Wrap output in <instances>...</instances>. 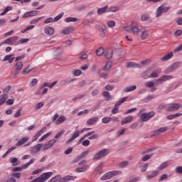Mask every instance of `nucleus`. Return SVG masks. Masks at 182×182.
Masks as SVG:
<instances>
[{"mask_svg":"<svg viewBox=\"0 0 182 182\" xmlns=\"http://www.w3.org/2000/svg\"><path fill=\"white\" fill-rule=\"evenodd\" d=\"M149 15L147 14H143L141 17V20L142 22H146V21H149Z\"/></svg>","mask_w":182,"mask_h":182,"instance_id":"obj_57","label":"nucleus"},{"mask_svg":"<svg viewBox=\"0 0 182 182\" xmlns=\"http://www.w3.org/2000/svg\"><path fill=\"white\" fill-rule=\"evenodd\" d=\"M181 50H182V43L181 45H179L178 46H177L174 50L173 52L176 53L177 52H180Z\"/></svg>","mask_w":182,"mask_h":182,"instance_id":"obj_63","label":"nucleus"},{"mask_svg":"<svg viewBox=\"0 0 182 182\" xmlns=\"http://www.w3.org/2000/svg\"><path fill=\"white\" fill-rule=\"evenodd\" d=\"M79 136H80V131H79V130L75 131L73 136H71V138L70 139H68L66 141V143H72V141H73V140H75V139H77V137H79Z\"/></svg>","mask_w":182,"mask_h":182,"instance_id":"obj_15","label":"nucleus"},{"mask_svg":"<svg viewBox=\"0 0 182 182\" xmlns=\"http://www.w3.org/2000/svg\"><path fill=\"white\" fill-rule=\"evenodd\" d=\"M136 110H137V108H132L130 109H127L124 114H129V113H133V112H136Z\"/></svg>","mask_w":182,"mask_h":182,"instance_id":"obj_62","label":"nucleus"},{"mask_svg":"<svg viewBox=\"0 0 182 182\" xmlns=\"http://www.w3.org/2000/svg\"><path fill=\"white\" fill-rule=\"evenodd\" d=\"M90 151L87 150V151H85L82 153L80 154V155L78 156L79 159H84V157H86V156H87L89 154Z\"/></svg>","mask_w":182,"mask_h":182,"instance_id":"obj_50","label":"nucleus"},{"mask_svg":"<svg viewBox=\"0 0 182 182\" xmlns=\"http://www.w3.org/2000/svg\"><path fill=\"white\" fill-rule=\"evenodd\" d=\"M161 77L162 79V81L164 82H167V80H171V79H173L174 77H173V75H163Z\"/></svg>","mask_w":182,"mask_h":182,"instance_id":"obj_38","label":"nucleus"},{"mask_svg":"<svg viewBox=\"0 0 182 182\" xmlns=\"http://www.w3.org/2000/svg\"><path fill=\"white\" fill-rule=\"evenodd\" d=\"M10 163L13 164V166H18V158H11L10 159Z\"/></svg>","mask_w":182,"mask_h":182,"instance_id":"obj_47","label":"nucleus"},{"mask_svg":"<svg viewBox=\"0 0 182 182\" xmlns=\"http://www.w3.org/2000/svg\"><path fill=\"white\" fill-rule=\"evenodd\" d=\"M16 70H22V68H23V63H22V62L21 61H18L16 63Z\"/></svg>","mask_w":182,"mask_h":182,"instance_id":"obj_39","label":"nucleus"},{"mask_svg":"<svg viewBox=\"0 0 182 182\" xmlns=\"http://www.w3.org/2000/svg\"><path fill=\"white\" fill-rule=\"evenodd\" d=\"M56 143V140L55 139H51L48 141H47L43 148V150L45 151V150H48V149H50V147H53V146H55V144Z\"/></svg>","mask_w":182,"mask_h":182,"instance_id":"obj_10","label":"nucleus"},{"mask_svg":"<svg viewBox=\"0 0 182 182\" xmlns=\"http://www.w3.org/2000/svg\"><path fill=\"white\" fill-rule=\"evenodd\" d=\"M66 121V117L63 115L60 116L58 117V119L55 121V124L59 125V124H62V123H63V122Z\"/></svg>","mask_w":182,"mask_h":182,"instance_id":"obj_29","label":"nucleus"},{"mask_svg":"<svg viewBox=\"0 0 182 182\" xmlns=\"http://www.w3.org/2000/svg\"><path fill=\"white\" fill-rule=\"evenodd\" d=\"M180 66V63L177 62L173 64H172V66H171V72H173V70H176V69H178V67Z\"/></svg>","mask_w":182,"mask_h":182,"instance_id":"obj_41","label":"nucleus"},{"mask_svg":"<svg viewBox=\"0 0 182 182\" xmlns=\"http://www.w3.org/2000/svg\"><path fill=\"white\" fill-rule=\"evenodd\" d=\"M73 151V148L70 147L68 149H67L65 151H64V154H65L66 156H68V154H70V153H72Z\"/></svg>","mask_w":182,"mask_h":182,"instance_id":"obj_61","label":"nucleus"},{"mask_svg":"<svg viewBox=\"0 0 182 182\" xmlns=\"http://www.w3.org/2000/svg\"><path fill=\"white\" fill-rule=\"evenodd\" d=\"M19 75V70H16L11 73L12 79L16 78V75Z\"/></svg>","mask_w":182,"mask_h":182,"instance_id":"obj_55","label":"nucleus"},{"mask_svg":"<svg viewBox=\"0 0 182 182\" xmlns=\"http://www.w3.org/2000/svg\"><path fill=\"white\" fill-rule=\"evenodd\" d=\"M160 73H161V69L155 70L152 71L148 77H149V79H156V77H159V75H160Z\"/></svg>","mask_w":182,"mask_h":182,"instance_id":"obj_14","label":"nucleus"},{"mask_svg":"<svg viewBox=\"0 0 182 182\" xmlns=\"http://www.w3.org/2000/svg\"><path fill=\"white\" fill-rule=\"evenodd\" d=\"M76 180V176H65L63 178H60L58 182H68V181H73Z\"/></svg>","mask_w":182,"mask_h":182,"instance_id":"obj_11","label":"nucleus"},{"mask_svg":"<svg viewBox=\"0 0 182 182\" xmlns=\"http://www.w3.org/2000/svg\"><path fill=\"white\" fill-rule=\"evenodd\" d=\"M28 141H29L28 136L23 137L18 140V141L16 144V146H17V147H19V146H23V144H25V143H28Z\"/></svg>","mask_w":182,"mask_h":182,"instance_id":"obj_16","label":"nucleus"},{"mask_svg":"<svg viewBox=\"0 0 182 182\" xmlns=\"http://www.w3.org/2000/svg\"><path fill=\"white\" fill-rule=\"evenodd\" d=\"M65 22L69 23V22H77V18H73V17H68L65 18Z\"/></svg>","mask_w":182,"mask_h":182,"instance_id":"obj_46","label":"nucleus"},{"mask_svg":"<svg viewBox=\"0 0 182 182\" xmlns=\"http://www.w3.org/2000/svg\"><path fill=\"white\" fill-rule=\"evenodd\" d=\"M139 116L141 122H149L150 119L156 116V112L154 111H151L149 112L141 113V111L139 112Z\"/></svg>","mask_w":182,"mask_h":182,"instance_id":"obj_2","label":"nucleus"},{"mask_svg":"<svg viewBox=\"0 0 182 182\" xmlns=\"http://www.w3.org/2000/svg\"><path fill=\"white\" fill-rule=\"evenodd\" d=\"M159 176V171L155 170L151 172V174L146 176L147 180H151L154 178V177H157Z\"/></svg>","mask_w":182,"mask_h":182,"instance_id":"obj_25","label":"nucleus"},{"mask_svg":"<svg viewBox=\"0 0 182 182\" xmlns=\"http://www.w3.org/2000/svg\"><path fill=\"white\" fill-rule=\"evenodd\" d=\"M151 157H153V154L145 155L142 158V161H147V160H150V159H151Z\"/></svg>","mask_w":182,"mask_h":182,"instance_id":"obj_51","label":"nucleus"},{"mask_svg":"<svg viewBox=\"0 0 182 182\" xmlns=\"http://www.w3.org/2000/svg\"><path fill=\"white\" fill-rule=\"evenodd\" d=\"M131 32L134 33V35H139V32H140V29L136 26H134V23H132Z\"/></svg>","mask_w":182,"mask_h":182,"instance_id":"obj_23","label":"nucleus"},{"mask_svg":"<svg viewBox=\"0 0 182 182\" xmlns=\"http://www.w3.org/2000/svg\"><path fill=\"white\" fill-rule=\"evenodd\" d=\"M181 116H182V113L178 112V113H176V114L168 115L166 117V118H167L168 120H173V119H176V117H180Z\"/></svg>","mask_w":182,"mask_h":182,"instance_id":"obj_28","label":"nucleus"},{"mask_svg":"<svg viewBox=\"0 0 182 182\" xmlns=\"http://www.w3.org/2000/svg\"><path fill=\"white\" fill-rule=\"evenodd\" d=\"M140 32H141V39H143L144 41L146 39H149V30L146 29V27H142L140 29Z\"/></svg>","mask_w":182,"mask_h":182,"instance_id":"obj_7","label":"nucleus"},{"mask_svg":"<svg viewBox=\"0 0 182 182\" xmlns=\"http://www.w3.org/2000/svg\"><path fill=\"white\" fill-rule=\"evenodd\" d=\"M73 75H74V76H80V75H82V70H75L73 71Z\"/></svg>","mask_w":182,"mask_h":182,"instance_id":"obj_60","label":"nucleus"},{"mask_svg":"<svg viewBox=\"0 0 182 182\" xmlns=\"http://www.w3.org/2000/svg\"><path fill=\"white\" fill-rule=\"evenodd\" d=\"M105 53V48L103 47H100L97 50H96V55L97 56H102Z\"/></svg>","mask_w":182,"mask_h":182,"instance_id":"obj_36","label":"nucleus"},{"mask_svg":"<svg viewBox=\"0 0 182 182\" xmlns=\"http://www.w3.org/2000/svg\"><path fill=\"white\" fill-rule=\"evenodd\" d=\"M13 56L14 55H6L3 59V62H6V60H9V63H12V62L15 60V58Z\"/></svg>","mask_w":182,"mask_h":182,"instance_id":"obj_24","label":"nucleus"},{"mask_svg":"<svg viewBox=\"0 0 182 182\" xmlns=\"http://www.w3.org/2000/svg\"><path fill=\"white\" fill-rule=\"evenodd\" d=\"M126 68H137L138 69H140L141 66L134 62H128L126 65Z\"/></svg>","mask_w":182,"mask_h":182,"instance_id":"obj_21","label":"nucleus"},{"mask_svg":"<svg viewBox=\"0 0 182 182\" xmlns=\"http://www.w3.org/2000/svg\"><path fill=\"white\" fill-rule=\"evenodd\" d=\"M6 100H8V95L4 94V95H1V98H0V106H2V105H4V103H5V102H6Z\"/></svg>","mask_w":182,"mask_h":182,"instance_id":"obj_31","label":"nucleus"},{"mask_svg":"<svg viewBox=\"0 0 182 182\" xmlns=\"http://www.w3.org/2000/svg\"><path fill=\"white\" fill-rule=\"evenodd\" d=\"M109 6H105L104 7L97 9L98 15H102V14H106L109 10Z\"/></svg>","mask_w":182,"mask_h":182,"instance_id":"obj_22","label":"nucleus"},{"mask_svg":"<svg viewBox=\"0 0 182 182\" xmlns=\"http://www.w3.org/2000/svg\"><path fill=\"white\" fill-rule=\"evenodd\" d=\"M119 9L120 8H119V6H114L108 8L107 12H117Z\"/></svg>","mask_w":182,"mask_h":182,"instance_id":"obj_37","label":"nucleus"},{"mask_svg":"<svg viewBox=\"0 0 182 182\" xmlns=\"http://www.w3.org/2000/svg\"><path fill=\"white\" fill-rule=\"evenodd\" d=\"M117 174H119V171H112L107 172L101 177V180L102 181L109 180V178H112V177H114V176H117Z\"/></svg>","mask_w":182,"mask_h":182,"instance_id":"obj_6","label":"nucleus"},{"mask_svg":"<svg viewBox=\"0 0 182 182\" xmlns=\"http://www.w3.org/2000/svg\"><path fill=\"white\" fill-rule=\"evenodd\" d=\"M65 134V130H62L60 132H58L55 136V139H60V137H62Z\"/></svg>","mask_w":182,"mask_h":182,"instance_id":"obj_54","label":"nucleus"},{"mask_svg":"<svg viewBox=\"0 0 182 182\" xmlns=\"http://www.w3.org/2000/svg\"><path fill=\"white\" fill-rule=\"evenodd\" d=\"M44 32L45 33H46V35H50V36H52V35L55 33V29L52 27H46L44 29Z\"/></svg>","mask_w":182,"mask_h":182,"instance_id":"obj_19","label":"nucleus"},{"mask_svg":"<svg viewBox=\"0 0 182 182\" xmlns=\"http://www.w3.org/2000/svg\"><path fill=\"white\" fill-rule=\"evenodd\" d=\"M168 127H164L160 129L155 130V134H161V133H164V132H167Z\"/></svg>","mask_w":182,"mask_h":182,"instance_id":"obj_30","label":"nucleus"},{"mask_svg":"<svg viewBox=\"0 0 182 182\" xmlns=\"http://www.w3.org/2000/svg\"><path fill=\"white\" fill-rule=\"evenodd\" d=\"M112 120H113V119H112V117H106L102 118V122L105 124H107V123H109V122H112Z\"/></svg>","mask_w":182,"mask_h":182,"instance_id":"obj_40","label":"nucleus"},{"mask_svg":"<svg viewBox=\"0 0 182 182\" xmlns=\"http://www.w3.org/2000/svg\"><path fill=\"white\" fill-rule=\"evenodd\" d=\"M136 89H137V86L136 85H132L131 87H127L124 92H125L126 93H129V92H133V90H136Z\"/></svg>","mask_w":182,"mask_h":182,"instance_id":"obj_33","label":"nucleus"},{"mask_svg":"<svg viewBox=\"0 0 182 182\" xmlns=\"http://www.w3.org/2000/svg\"><path fill=\"white\" fill-rule=\"evenodd\" d=\"M134 117L132 115H129L125 117L122 122V126H124V124H127L128 123H131L133 121Z\"/></svg>","mask_w":182,"mask_h":182,"instance_id":"obj_17","label":"nucleus"},{"mask_svg":"<svg viewBox=\"0 0 182 182\" xmlns=\"http://www.w3.org/2000/svg\"><path fill=\"white\" fill-rule=\"evenodd\" d=\"M167 178H168V175L164 173L162 176H161L160 178L159 179V181H164V180H167Z\"/></svg>","mask_w":182,"mask_h":182,"instance_id":"obj_53","label":"nucleus"},{"mask_svg":"<svg viewBox=\"0 0 182 182\" xmlns=\"http://www.w3.org/2000/svg\"><path fill=\"white\" fill-rule=\"evenodd\" d=\"M168 166H170V162L164 161L159 166L158 170H164V168H167Z\"/></svg>","mask_w":182,"mask_h":182,"instance_id":"obj_26","label":"nucleus"},{"mask_svg":"<svg viewBox=\"0 0 182 182\" xmlns=\"http://www.w3.org/2000/svg\"><path fill=\"white\" fill-rule=\"evenodd\" d=\"M52 134V132H48L44 135H43L38 140V141H43V140H45V139H48V137H49V136H50Z\"/></svg>","mask_w":182,"mask_h":182,"instance_id":"obj_44","label":"nucleus"},{"mask_svg":"<svg viewBox=\"0 0 182 182\" xmlns=\"http://www.w3.org/2000/svg\"><path fill=\"white\" fill-rule=\"evenodd\" d=\"M99 122V117H94L87 120L86 124L87 126H93V124H95V123H97Z\"/></svg>","mask_w":182,"mask_h":182,"instance_id":"obj_13","label":"nucleus"},{"mask_svg":"<svg viewBox=\"0 0 182 182\" xmlns=\"http://www.w3.org/2000/svg\"><path fill=\"white\" fill-rule=\"evenodd\" d=\"M89 168V166L85 164L82 167L77 168L76 170L78 173H83L84 171H86Z\"/></svg>","mask_w":182,"mask_h":182,"instance_id":"obj_32","label":"nucleus"},{"mask_svg":"<svg viewBox=\"0 0 182 182\" xmlns=\"http://www.w3.org/2000/svg\"><path fill=\"white\" fill-rule=\"evenodd\" d=\"M170 11V7L166 6L165 4H162L160 6L156 11V17L159 18L161 16V15L166 12H168Z\"/></svg>","mask_w":182,"mask_h":182,"instance_id":"obj_4","label":"nucleus"},{"mask_svg":"<svg viewBox=\"0 0 182 182\" xmlns=\"http://www.w3.org/2000/svg\"><path fill=\"white\" fill-rule=\"evenodd\" d=\"M107 25L109 28H114L116 26V22L113 20L108 21Z\"/></svg>","mask_w":182,"mask_h":182,"instance_id":"obj_42","label":"nucleus"},{"mask_svg":"<svg viewBox=\"0 0 182 182\" xmlns=\"http://www.w3.org/2000/svg\"><path fill=\"white\" fill-rule=\"evenodd\" d=\"M125 129L124 128H122V129L119 130L117 132V137H120V136H122V134H124L125 133Z\"/></svg>","mask_w":182,"mask_h":182,"instance_id":"obj_56","label":"nucleus"},{"mask_svg":"<svg viewBox=\"0 0 182 182\" xmlns=\"http://www.w3.org/2000/svg\"><path fill=\"white\" fill-rule=\"evenodd\" d=\"M176 171L178 174H182V166H177L176 168Z\"/></svg>","mask_w":182,"mask_h":182,"instance_id":"obj_64","label":"nucleus"},{"mask_svg":"<svg viewBox=\"0 0 182 182\" xmlns=\"http://www.w3.org/2000/svg\"><path fill=\"white\" fill-rule=\"evenodd\" d=\"M12 9H13V7L11 6H7L4 9V11L0 14V16H4V15H5L6 14H8V12H9V11H12Z\"/></svg>","mask_w":182,"mask_h":182,"instance_id":"obj_35","label":"nucleus"},{"mask_svg":"<svg viewBox=\"0 0 182 182\" xmlns=\"http://www.w3.org/2000/svg\"><path fill=\"white\" fill-rule=\"evenodd\" d=\"M172 56H174V53H173V52H170L162 57L161 60H162V62H166V60H169V59H171Z\"/></svg>","mask_w":182,"mask_h":182,"instance_id":"obj_20","label":"nucleus"},{"mask_svg":"<svg viewBox=\"0 0 182 182\" xmlns=\"http://www.w3.org/2000/svg\"><path fill=\"white\" fill-rule=\"evenodd\" d=\"M119 105L118 104L115 105L114 107L112 110V114H116V113H119Z\"/></svg>","mask_w":182,"mask_h":182,"instance_id":"obj_48","label":"nucleus"},{"mask_svg":"<svg viewBox=\"0 0 182 182\" xmlns=\"http://www.w3.org/2000/svg\"><path fill=\"white\" fill-rule=\"evenodd\" d=\"M147 168H149V164H145L142 166L141 171L142 173H146L147 171Z\"/></svg>","mask_w":182,"mask_h":182,"instance_id":"obj_58","label":"nucleus"},{"mask_svg":"<svg viewBox=\"0 0 182 182\" xmlns=\"http://www.w3.org/2000/svg\"><path fill=\"white\" fill-rule=\"evenodd\" d=\"M45 103L43 102H38L37 105H35L36 110H39V109H41V107H43V105Z\"/></svg>","mask_w":182,"mask_h":182,"instance_id":"obj_52","label":"nucleus"},{"mask_svg":"<svg viewBox=\"0 0 182 182\" xmlns=\"http://www.w3.org/2000/svg\"><path fill=\"white\" fill-rule=\"evenodd\" d=\"M109 154V149H104L101 151H99L98 152H97L93 158L92 160L94 161H97L98 160H100L102 157H106V155Z\"/></svg>","mask_w":182,"mask_h":182,"instance_id":"obj_3","label":"nucleus"},{"mask_svg":"<svg viewBox=\"0 0 182 182\" xmlns=\"http://www.w3.org/2000/svg\"><path fill=\"white\" fill-rule=\"evenodd\" d=\"M45 132H46V127H43L42 128L39 132H38L36 133V134L33 136V138L32 139V141H36V140H38V139H39V137H41V136H42L43 134V133H45Z\"/></svg>","mask_w":182,"mask_h":182,"instance_id":"obj_12","label":"nucleus"},{"mask_svg":"<svg viewBox=\"0 0 182 182\" xmlns=\"http://www.w3.org/2000/svg\"><path fill=\"white\" fill-rule=\"evenodd\" d=\"M102 96L105 97L107 101L112 100V96L110 95V92H109L108 91L103 92Z\"/></svg>","mask_w":182,"mask_h":182,"instance_id":"obj_34","label":"nucleus"},{"mask_svg":"<svg viewBox=\"0 0 182 182\" xmlns=\"http://www.w3.org/2000/svg\"><path fill=\"white\" fill-rule=\"evenodd\" d=\"M56 83H58V82L54 81L52 83H49V82H43L41 86H40V89H43V87H53V86H55V85H56Z\"/></svg>","mask_w":182,"mask_h":182,"instance_id":"obj_18","label":"nucleus"},{"mask_svg":"<svg viewBox=\"0 0 182 182\" xmlns=\"http://www.w3.org/2000/svg\"><path fill=\"white\" fill-rule=\"evenodd\" d=\"M33 161H34L33 159H31L28 163L23 164L21 168H23V169L28 168V167H29L31 164H33Z\"/></svg>","mask_w":182,"mask_h":182,"instance_id":"obj_49","label":"nucleus"},{"mask_svg":"<svg viewBox=\"0 0 182 182\" xmlns=\"http://www.w3.org/2000/svg\"><path fill=\"white\" fill-rule=\"evenodd\" d=\"M112 61L107 62L106 65L103 68L104 70H109V69H111L112 68Z\"/></svg>","mask_w":182,"mask_h":182,"instance_id":"obj_43","label":"nucleus"},{"mask_svg":"<svg viewBox=\"0 0 182 182\" xmlns=\"http://www.w3.org/2000/svg\"><path fill=\"white\" fill-rule=\"evenodd\" d=\"M162 83H164V82L161 77L156 80V82H154V81H148L145 82L144 86L145 87L151 89V92H156V90H157V87H154V85L158 86V85H161Z\"/></svg>","mask_w":182,"mask_h":182,"instance_id":"obj_1","label":"nucleus"},{"mask_svg":"<svg viewBox=\"0 0 182 182\" xmlns=\"http://www.w3.org/2000/svg\"><path fill=\"white\" fill-rule=\"evenodd\" d=\"M181 105L178 103H171L166 105L167 112H177L180 109Z\"/></svg>","mask_w":182,"mask_h":182,"instance_id":"obj_5","label":"nucleus"},{"mask_svg":"<svg viewBox=\"0 0 182 182\" xmlns=\"http://www.w3.org/2000/svg\"><path fill=\"white\" fill-rule=\"evenodd\" d=\"M63 15H65V13L61 12L60 14H58L57 16H55L54 19V22H58V21H60L63 17Z\"/></svg>","mask_w":182,"mask_h":182,"instance_id":"obj_45","label":"nucleus"},{"mask_svg":"<svg viewBox=\"0 0 182 182\" xmlns=\"http://www.w3.org/2000/svg\"><path fill=\"white\" fill-rule=\"evenodd\" d=\"M29 72H32V69H29V67H27L23 70L22 73L23 75H28Z\"/></svg>","mask_w":182,"mask_h":182,"instance_id":"obj_59","label":"nucleus"},{"mask_svg":"<svg viewBox=\"0 0 182 182\" xmlns=\"http://www.w3.org/2000/svg\"><path fill=\"white\" fill-rule=\"evenodd\" d=\"M42 147H43V144H38L31 147L30 151L32 154H36V153H39V151H41Z\"/></svg>","mask_w":182,"mask_h":182,"instance_id":"obj_8","label":"nucleus"},{"mask_svg":"<svg viewBox=\"0 0 182 182\" xmlns=\"http://www.w3.org/2000/svg\"><path fill=\"white\" fill-rule=\"evenodd\" d=\"M105 56L107 59H112V57L113 56V50L112 48L108 49L105 53Z\"/></svg>","mask_w":182,"mask_h":182,"instance_id":"obj_27","label":"nucleus"},{"mask_svg":"<svg viewBox=\"0 0 182 182\" xmlns=\"http://www.w3.org/2000/svg\"><path fill=\"white\" fill-rule=\"evenodd\" d=\"M73 31H75V27L73 26H70L63 29L61 33L63 35H70Z\"/></svg>","mask_w":182,"mask_h":182,"instance_id":"obj_9","label":"nucleus"}]
</instances>
